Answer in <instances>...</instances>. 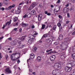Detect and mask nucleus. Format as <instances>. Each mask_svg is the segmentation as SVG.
Wrapping results in <instances>:
<instances>
[{
  "label": "nucleus",
  "mask_w": 75,
  "mask_h": 75,
  "mask_svg": "<svg viewBox=\"0 0 75 75\" xmlns=\"http://www.w3.org/2000/svg\"><path fill=\"white\" fill-rule=\"evenodd\" d=\"M71 39L69 38H64L63 40L64 42L63 44H65V45L62 46L63 45H64V44H63L62 45L60 44L59 45V48L61 49V50H65V49H67V45L68 44V43L67 42V41H70Z\"/></svg>",
  "instance_id": "f257e3e1"
},
{
  "label": "nucleus",
  "mask_w": 75,
  "mask_h": 75,
  "mask_svg": "<svg viewBox=\"0 0 75 75\" xmlns=\"http://www.w3.org/2000/svg\"><path fill=\"white\" fill-rule=\"evenodd\" d=\"M29 36V38L30 39L28 40V43H29V44H31L33 42V41H36L35 37H34L32 35H30Z\"/></svg>",
  "instance_id": "f03ea898"
},
{
  "label": "nucleus",
  "mask_w": 75,
  "mask_h": 75,
  "mask_svg": "<svg viewBox=\"0 0 75 75\" xmlns=\"http://www.w3.org/2000/svg\"><path fill=\"white\" fill-rule=\"evenodd\" d=\"M67 65L70 68L72 67H74L75 65V61L73 60L69 61L67 64Z\"/></svg>",
  "instance_id": "7ed1b4c3"
},
{
  "label": "nucleus",
  "mask_w": 75,
  "mask_h": 75,
  "mask_svg": "<svg viewBox=\"0 0 75 75\" xmlns=\"http://www.w3.org/2000/svg\"><path fill=\"white\" fill-rule=\"evenodd\" d=\"M54 67V68H56V69H61V64L59 63H55Z\"/></svg>",
  "instance_id": "20e7f679"
},
{
  "label": "nucleus",
  "mask_w": 75,
  "mask_h": 75,
  "mask_svg": "<svg viewBox=\"0 0 75 75\" xmlns=\"http://www.w3.org/2000/svg\"><path fill=\"white\" fill-rule=\"evenodd\" d=\"M35 57V55L33 53H32L31 54L30 57V58L29 59H28L27 60L28 63V61L29 62H31L33 61V59Z\"/></svg>",
  "instance_id": "39448f33"
},
{
  "label": "nucleus",
  "mask_w": 75,
  "mask_h": 75,
  "mask_svg": "<svg viewBox=\"0 0 75 75\" xmlns=\"http://www.w3.org/2000/svg\"><path fill=\"white\" fill-rule=\"evenodd\" d=\"M17 55V56H18L17 57V59H18L19 58H20V53H15L13 54H12L11 55V58L13 59V57H15V55Z\"/></svg>",
  "instance_id": "423d86ee"
},
{
  "label": "nucleus",
  "mask_w": 75,
  "mask_h": 75,
  "mask_svg": "<svg viewBox=\"0 0 75 75\" xmlns=\"http://www.w3.org/2000/svg\"><path fill=\"white\" fill-rule=\"evenodd\" d=\"M5 71L6 72L8 73V74L7 73V74H11L12 73V71H11V70H10V68L9 67H7L6 68Z\"/></svg>",
  "instance_id": "0eeeda50"
},
{
  "label": "nucleus",
  "mask_w": 75,
  "mask_h": 75,
  "mask_svg": "<svg viewBox=\"0 0 75 75\" xmlns=\"http://www.w3.org/2000/svg\"><path fill=\"white\" fill-rule=\"evenodd\" d=\"M63 11L64 13H67L69 11V9L68 8L65 7L63 9Z\"/></svg>",
  "instance_id": "6e6552de"
},
{
  "label": "nucleus",
  "mask_w": 75,
  "mask_h": 75,
  "mask_svg": "<svg viewBox=\"0 0 75 75\" xmlns=\"http://www.w3.org/2000/svg\"><path fill=\"white\" fill-rule=\"evenodd\" d=\"M69 68H70L69 67H65V70L66 72H70V71H71V69Z\"/></svg>",
  "instance_id": "1a4fd4ad"
},
{
  "label": "nucleus",
  "mask_w": 75,
  "mask_h": 75,
  "mask_svg": "<svg viewBox=\"0 0 75 75\" xmlns=\"http://www.w3.org/2000/svg\"><path fill=\"white\" fill-rule=\"evenodd\" d=\"M50 59L51 61H54L55 59V56L52 55L50 57Z\"/></svg>",
  "instance_id": "9d476101"
},
{
  "label": "nucleus",
  "mask_w": 75,
  "mask_h": 75,
  "mask_svg": "<svg viewBox=\"0 0 75 75\" xmlns=\"http://www.w3.org/2000/svg\"><path fill=\"white\" fill-rule=\"evenodd\" d=\"M42 14H40L39 15L38 18V21H41V19H42Z\"/></svg>",
  "instance_id": "9b49d317"
},
{
  "label": "nucleus",
  "mask_w": 75,
  "mask_h": 75,
  "mask_svg": "<svg viewBox=\"0 0 75 75\" xmlns=\"http://www.w3.org/2000/svg\"><path fill=\"white\" fill-rule=\"evenodd\" d=\"M25 37H26L25 36H23L22 37L21 39V41H20V42H21V41H22L24 40H25Z\"/></svg>",
  "instance_id": "f8f14e48"
},
{
  "label": "nucleus",
  "mask_w": 75,
  "mask_h": 75,
  "mask_svg": "<svg viewBox=\"0 0 75 75\" xmlns=\"http://www.w3.org/2000/svg\"><path fill=\"white\" fill-rule=\"evenodd\" d=\"M37 61L38 62H40L41 61V57L40 56L38 57L37 58Z\"/></svg>",
  "instance_id": "ddd939ff"
},
{
  "label": "nucleus",
  "mask_w": 75,
  "mask_h": 75,
  "mask_svg": "<svg viewBox=\"0 0 75 75\" xmlns=\"http://www.w3.org/2000/svg\"><path fill=\"white\" fill-rule=\"evenodd\" d=\"M27 15V17L28 18H30V17H31V13H28L26 14Z\"/></svg>",
  "instance_id": "4468645a"
},
{
  "label": "nucleus",
  "mask_w": 75,
  "mask_h": 75,
  "mask_svg": "<svg viewBox=\"0 0 75 75\" xmlns=\"http://www.w3.org/2000/svg\"><path fill=\"white\" fill-rule=\"evenodd\" d=\"M20 11H21V10H16V13L17 14H18L20 13Z\"/></svg>",
  "instance_id": "2eb2a0df"
},
{
  "label": "nucleus",
  "mask_w": 75,
  "mask_h": 75,
  "mask_svg": "<svg viewBox=\"0 0 75 75\" xmlns=\"http://www.w3.org/2000/svg\"><path fill=\"white\" fill-rule=\"evenodd\" d=\"M46 41H47V42H51V41H52V39L51 38L48 39L46 40Z\"/></svg>",
  "instance_id": "dca6fc26"
},
{
  "label": "nucleus",
  "mask_w": 75,
  "mask_h": 75,
  "mask_svg": "<svg viewBox=\"0 0 75 75\" xmlns=\"http://www.w3.org/2000/svg\"><path fill=\"white\" fill-rule=\"evenodd\" d=\"M11 44L12 45H15V44H16V41H11Z\"/></svg>",
  "instance_id": "f3484780"
},
{
  "label": "nucleus",
  "mask_w": 75,
  "mask_h": 75,
  "mask_svg": "<svg viewBox=\"0 0 75 75\" xmlns=\"http://www.w3.org/2000/svg\"><path fill=\"white\" fill-rule=\"evenodd\" d=\"M31 15H35V10H33L31 11Z\"/></svg>",
  "instance_id": "a211bd4d"
},
{
  "label": "nucleus",
  "mask_w": 75,
  "mask_h": 75,
  "mask_svg": "<svg viewBox=\"0 0 75 75\" xmlns=\"http://www.w3.org/2000/svg\"><path fill=\"white\" fill-rule=\"evenodd\" d=\"M22 27H27V26H28V24L23 23L22 24Z\"/></svg>",
  "instance_id": "6ab92c4d"
},
{
  "label": "nucleus",
  "mask_w": 75,
  "mask_h": 75,
  "mask_svg": "<svg viewBox=\"0 0 75 75\" xmlns=\"http://www.w3.org/2000/svg\"><path fill=\"white\" fill-rule=\"evenodd\" d=\"M13 20L14 22H16V21H17V20H18V18L16 17H15L13 18Z\"/></svg>",
  "instance_id": "aec40b11"
},
{
  "label": "nucleus",
  "mask_w": 75,
  "mask_h": 75,
  "mask_svg": "<svg viewBox=\"0 0 75 75\" xmlns=\"http://www.w3.org/2000/svg\"><path fill=\"white\" fill-rule=\"evenodd\" d=\"M63 38V36H62V35H60L59 36V40H62V38Z\"/></svg>",
  "instance_id": "412c9836"
},
{
  "label": "nucleus",
  "mask_w": 75,
  "mask_h": 75,
  "mask_svg": "<svg viewBox=\"0 0 75 75\" xmlns=\"http://www.w3.org/2000/svg\"><path fill=\"white\" fill-rule=\"evenodd\" d=\"M50 37V35H47V34H45L43 35L42 37H43L45 38V37Z\"/></svg>",
  "instance_id": "4be33fe9"
},
{
  "label": "nucleus",
  "mask_w": 75,
  "mask_h": 75,
  "mask_svg": "<svg viewBox=\"0 0 75 75\" xmlns=\"http://www.w3.org/2000/svg\"><path fill=\"white\" fill-rule=\"evenodd\" d=\"M52 74L54 75H57L56 74V71L55 70H54L52 72Z\"/></svg>",
  "instance_id": "5701e85b"
},
{
  "label": "nucleus",
  "mask_w": 75,
  "mask_h": 75,
  "mask_svg": "<svg viewBox=\"0 0 75 75\" xmlns=\"http://www.w3.org/2000/svg\"><path fill=\"white\" fill-rule=\"evenodd\" d=\"M36 5V3L35 2H33V3L31 6H32L33 7H34Z\"/></svg>",
  "instance_id": "b1692460"
},
{
  "label": "nucleus",
  "mask_w": 75,
  "mask_h": 75,
  "mask_svg": "<svg viewBox=\"0 0 75 75\" xmlns=\"http://www.w3.org/2000/svg\"><path fill=\"white\" fill-rule=\"evenodd\" d=\"M10 23H11V22L10 21H8L6 23L5 25H6V26L7 25H9L10 24Z\"/></svg>",
  "instance_id": "393cba45"
},
{
  "label": "nucleus",
  "mask_w": 75,
  "mask_h": 75,
  "mask_svg": "<svg viewBox=\"0 0 75 75\" xmlns=\"http://www.w3.org/2000/svg\"><path fill=\"white\" fill-rule=\"evenodd\" d=\"M33 7L31 5L29 8L28 10H32V9L33 8Z\"/></svg>",
  "instance_id": "a878e982"
},
{
  "label": "nucleus",
  "mask_w": 75,
  "mask_h": 75,
  "mask_svg": "<svg viewBox=\"0 0 75 75\" xmlns=\"http://www.w3.org/2000/svg\"><path fill=\"white\" fill-rule=\"evenodd\" d=\"M8 50L9 51L10 50H11V49H13V48L11 47V46H8Z\"/></svg>",
  "instance_id": "bb28decb"
},
{
  "label": "nucleus",
  "mask_w": 75,
  "mask_h": 75,
  "mask_svg": "<svg viewBox=\"0 0 75 75\" xmlns=\"http://www.w3.org/2000/svg\"><path fill=\"white\" fill-rule=\"evenodd\" d=\"M36 50H37V47H34L33 50L34 52H35L36 51Z\"/></svg>",
  "instance_id": "cd10ccee"
},
{
  "label": "nucleus",
  "mask_w": 75,
  "mask_h": 75,
  "mask_svg": "<svg viewBox=\"0 0 75 75\" xmlns=\"http://www.w3.org/2000/svg\"><path fill=\"white\" fill-rule=\"evenodd\" d=\"M72 57L75 60V54H72Z\"/></svg>",
  "instance_id": "c85d7f7f"
},
{
  "label": "nucleus",
  "mask_w": 75,
  "mask_h": 75,
  "mask_svg": "<svg viewBox=\"0 0 75 75\" xmlns=\"http://www.w3.org/2000/svg\"><path fill=\"white\" fill-rule=\"evenodd\" d=\"M24 47V45H21L19 46V48H23V47Z\"/></svg>",
  "instance_id": "c756f323"
},
{
  "label": "nucleus",
  "mask_w": 75,
  "mask_h": 75,
  "mask_svg": "<svg viewBox=\"0 0 75 75\" xmlns=\"http://www.w3.org/2000/svg\"><path fill=\"white\" fill-rule=\"evenodd\" d=\"M52 33L53 32H52V30H51L48 32V33L50 35H52Z\"/></svg>",
  "instance_id": "7c9ffc66"
},
{
  "label": "nucleus",
  "mask_w": 75,
  "mask_h": 75,
  "mask_svg": "<svg viewBox=\"0 0 75 75\" xmlns=\"http://www.w3.org/2000/svg\"><path fill=\"white\" fill-rule=\"evenodd\" d=\"M45 27V25H42L41 28L42 29H44Z\"/></svg>",
  "instance_id": "2f4dec72"
},
{
  "label": "nucleus",
  "mask_w": 75,
  "mask_h": 75,
  "mask_svg": "<svg viewBox=\"0 0 75 75\" xmlns=\"http://www.w3.org/2000/svg\"><path fill=\"white\" fill-rule=\"evenodd\" d=\"M57 28V25H54L53 27V30H55V29Z\"/></svg>",
  "instance_id": "473e14b6"
},
{
  "label": "nucleus",
  "mask_w": 75,
  "mask_h": 75,
  "mask_svg": "<svg viewBox=\"0 0 75 75\" xmlns=\"http://www.w3.org/2000/svg\"><path fill=\"white\" fill-rule=\"evenodd\" d=\"M17 8H18V10H21V6H18Z\"/></svg>",
  "instance_id": "72a5a7b5"
},
{
  "label": "nucleus",
  "mask_w": 75,
  "mask_h": 75,
  "mask_svg": "<svg viewBox=\"0 0 75 75\" xmlns=\"http://www.w3.org/2000/svg\"><path fill=\"white\" fill-rule=\"evenodd\" d=\"M54 44L55 45H58V43L57 42H55L54 43Z\"/></svg>",
  "instance_id": "f704fd0d"
},
{
  "label": "nucleus",
  "mask_w": 75,
  "mask_h": 75,
  "mask_svg": "<svg viewBox=\"0 0 75 75\" xmlns=\"http://www.w3.org/2000/svg\"><path fill=\"white\" fill-rule=\"evenodd\" d=\"M12 8V7L11 6H9L8 7V9H9V10H10L11 9V8Z\"/></svg>",
  "instance_id": "c9c22d12"
},
{
  "label": "nucleus",
  "mask_w": 75,
  "mask_h": 75,
  "mask_svg": "<svg viewBox=\"0 0 75 75\" xmlns=\"http://www.w3.org/2000/svg\"><path fill=\"white\" fill-rule=\"evenodd\" d=\"M33 33H35V34H34V35H37V34H38V33H37L36 31H34L33 32Z\"/></svg>",
  "instance_id": "e433bc0d"
},
{
  "label": "nucleus",
  "mask_w": 75,
  "mask_h": 75,
  "mask_svg": "<svg viewBox=\"0 0 75 75\" xmlns=\"http://www.w3.org/2000/svg\"><path fill=\"white\" fill-rule=\"evenodd\" d=\"M59 18L61 19L62 18V16H61V15H59L58 16Z\"/></svg>",
  "instance_id": "4c0bfd02"
},
{
  "label": "nucleus",
  "mask_w": 75,
  "mask_h": 75,
  "mask_svg": "<svg viewBox=\"0 0 75 75\" xmlns=\"http://www.w3.org/2000/svg\"><path fill=\"white\" fill-rule=\"evenodd\" d=\"M67 16L68 18H69V17H70V15H69V13H67Z\"/></svg>",
  "instance_id": "58836bf2"
},
{
  "label": "nucleus",
  "mask_w": 75,
  "mask_h": 75,
  "mask_svg": "<svg viewBox=\"0 0 75 75\" xmlns=\"http://www.w3.org/2000/svg\"><path fill=\"white\" fill-rule=\"evenodd\" d=\"M72 73L74 75H75V69L73 70Z\"/></svg>",
  "instance_id": "ea45409f"
},
{
  "label": "nucleus",
  "mask_w": 75,
  "mask_h": 75,
  "mask_svg": "<svg viewBox=\"0 0 75 75\" xmlns=\"http://www.w3.org/2000/svg\"><path fill=\"white\" fill-rule=\"evenodd\" d=\"M17 65H16L14 67V68L15 69H17Z\"/></svg>",
  "instance_id": "a19ab883"
},
{
  "label": "nucleus",
  "mask_w": 75,
  "mask_h": 75,
  "mask_svg": "<svg viewBox=\"0 0 75 75\" xmlns=\"http://www.w3.org/2000/svg\"><path fill=\"white\" fill-rule=\"evenodd\" d=\"M57 25H58V27H59L61 26V23H59L57 24Z\"/></svg>",
  "instance_id": "79ce46f5"
},
{
  "label": "nucleus",
  "mask_w": 75,
  "mask_h": 75,
  "mask_svg": "<svg viewBox=\"0 0 75 75\" xmlns=\"http://www.w3.org/2000/svg\"><path fill=\"white\" fill-rule=\"evenodd\" d=\"M5 10H7V11L9 10V9H8V7L5 8Z\"/></svg>",
  "instance_id": "37998d69"
},
{
  "label": "nucleus",
  "mask_w": 75,
  "mask_h": 75,
  "mask_svg": "<svg viewBox=\"0 0 75 75\" xmlns=\"http://www.w3.org/2000/svg\"><path fill=\"white\" fill-rule=\"evenodd\" d=\"M6 25H4L3 27H2V28H3V29L4 28H5V27H6Z\"/></svg>",
  "instance_id": "c03bdc74"
},
{
  "label": "nucleus",
  "mask_w": 75,
  "mask_h": 75,
  "mask_svg": "<svg viewBox=\"0 0 75 75\" xmlns=\"http://www.w3.org/2000/svg\"><path fill=\"white\" fill-rule=\"evenodd\" d=\"M19 31L20 33H21V31H22V29L21 28H20L19 29Z\"/></svg>",
  "instance_id": "a18cd8bd"
},
{
  "label": "nucleus",
  "mask_w": 75,
  "mask_h": 75,
  "mask_svg": "<svg viewBox=\"0 0 75 75\" xmlns=\"http://www.w3.org/2000/svg\"><path fill=\"white\" fill-rule=\"evenodd\" d=\"M17 62L18 63V64H19L20 62V59H18L17 61Z\"/></svg>",
  "instance_id": "49530a36"
},
{
  "label": "nucleus",
  "mask_w": 75,
  "mask_h": 75,
  "mask_svg": "<svg viewBox=\"0 0 75 75\" xmlns=\"http://www.w3.org/2000/svg\"><path fill=\"white\" fill-rule=\"evenodd\" d=\"M56 48L57 49H59V46H57L56 47Z\"/></svg>",
  "instance_id": "de8ad7c7"
},
{
  "label": "nucleus",
  "mask_w": 75,
  "mask_h": 75,
  "mask_svg": "<svg viewBox=\"0 0 75 75\" xmlns=\"http://www.w3.org/2000/svg\"><path fill=\"white\" fill-rule=\"evenodd\" d=\"M12 7H14L15 6H16V5L13 4L12 6H11Z\"/></svg>",
  "instance_id": "09e8293b"
},
{
  "label": "nucleus",
  "mask_w": 75,
  "mask_h": 75,
  "mask_svg": "<svg viewBox=\"0 0 75 75\" xmlns=\"http://www.w3.org/2000/svg\"><path fill=\"white\" fill-rule=\"evenodd\" d=\"M29 72H33V70L31 69H29Z\"/></svg>",
  "instance_id": "8fccbe9b"
},
{
  "label": "nucleus",
  "mask_w": 75,
  "mask_h": 75,
  "mask_svg": "<svg viewBox=\"0 0 75 75\" xmlns=\"http://www.w3.org/2000/svg\"><path fill=\"white\" fill-rule=\"evenodd\" d=\"M27 17V14H25L24 16H23V18H25Z\"/></svg>",
  "instance_id": "3c124183"
},
{
  "label": "nucleus",
  "mask_w": 75,
  "mask_h": 75,
  "mask_svg": "<svg viewBox=\"0 0 75 75\" xmlns=\"http://www.w3.org/2000/svg\"><path fill=\"white\" fill-rule=\"evenodd\" d=\"M36 74V73H35V72H32V74H33V75H35V74Z\"/></svg>",
  "instance_id": "603ef678"
},
{
  "label": "nucleus",
  "mask_w": 75,
  "mask_h": 75,
  "mask_svg": "<svg viewBox=\"0 0 75 75\" xmlns=\"http://www.w3.org/2000/svg\"><path fill=\"white\" fill-rule=\"evenodd\" d=\"M1 10L2 11H4V8H1Z\"/></svg>",
  "instance_id": "864d4df0"
},
{
  "label": "nucleus",
  "mask_w": 75,
  "mask_h": 75,
  "mask_svg": "<svg viewBox=\"0 0 75 75\" xmlns=\"http://www.w3.org/2000/svg\"><path fill=\"white\" fill-rule=\"evenodd\" d=\"M4 4H5V5H7V4H8V3L7 2H4Z\"/></svg>",
  "instance_id": "5fc2aeb1"
},
{
  "label": "nucleus",
  "mask_w": 75,
  "mask_h": 75,
  "mask_svg": "<svg viewBox=\"0 0 75 75\" xmlns=\"http://www.w3.org/2000/svg\"><path fill=\"white\" fill-rule=\"evenodd\" d=\"M6 59H7V58H8V55H6Z\"/></svg>",
  "instance_id": "6e6d98bb"
},
{
  "label": "nucleus",
  "mask_w": 75,
  "mask_h": 75,
  "mask_svg": "<svg viewBox=\"0 0 75 75\" xmlns=\"http://www.w3.org/2000/svg\"><path fill=\"white\" fill-rule=\"evenodd\" d=\"M4 38V37L3 36L0 37V40H2V39H3V38Z\"/></svg>",
  "instance_id": "4d7b16f0"
},
{
  "label": "nucleus",
  "mask_w": 75,
  "mask_h": 75,
  "mask_svg": "<svg viewBox=\"0 0 75 75\" xmlns=\"http://www.w3.org/2000/svg\"><path fill=\"white\" fill-rule=\"evenodd\" d=\"M60 1H60V0H58L57 1V3H59Z\"/></svg>",
  "instance_id": "13d9d810"
},
{
  "label": "nucleus",
  "mask_w": 75,
  "mask_h": 75,
  "mask_svg": "<svg viewBox=\"0 0 75 75\" xmlns=\"http://www.w3.org/2000/svg\"><path fill=\"white\" fill-rule=\"evenodd\" d=\"M35 28V26L34 25L32 26V28Z\"/></svg>",
  "instance_id": "bf43d9fd"
},
{
  "label": "nucleus",
  "mask_w": 75,
  "mask_h": 75,
  "mask_svg": "<svg viewBox=\"0 0 75 75\" xmlns=\"http://www.w3.org/2000/svg\"><path fill=\"white\" fill-rule=\"evenodd\" d=\"M59 11H57V12H58V11H59V10H60V8H61V6H59Z\"/></svg>",
  "instance_id": "052dcab7"
},
{
  "label": "nucleus",
  "mask_w": 75,
  "mask_h": 75,
  "mask_svg": "<svg viewBox=\"0 0 75 75\" xmlns=\"http://www.w3.org/2000/svg\"><path fill=\"white\" fill-rule=\"evenodd\" d=\"M59 30H62V27L61 26H59Z\"/></svg>",
  "instance_id": "680f3d73"
},
{
  "label": "nucleus",
  "mask_w": 75,
  "mask_h": 75,
  "mask_svg": "<svg viewBox=\"0 0 75 75\" xmlns=\"http://www.w3.org/2000/svg\"><path fill=\"white\" fill-rule=\"evenodd\" d=\"M66 7H68L69 6V4H67L65 6Z\"/></svg>",
  "instance_id": "e2e57ef3"
},
{
  "label": "nucleus",
  "mask_w": 75,
  "mask_h": 75,
  "mask_svg": "<svg viewBox=\"0 0 75 75\" xmlns=\"http://www.w3.org/2000/svg\"><path fill=\"white\" fill-rule=\"evenodd\" d=\"M45 13L46 14H48V12H47V11H45Z\"/></svg>",
  "instance_id": "0e129e2a"
},
{
  "label": "nucleus",
  "mask_w": 75,
  "mask_h": 75,
  "mask_svg": "<svg viewBox=\"0 0 75 75\" xmlns=\"http://www.w3.org/2000/svg\"><path fill=\"white\" fill-rule=\"evenodd\" d=\"M69 21H68L66 22V24H68L69 23Z\"/></svg>",
  "instance_id": "69168bd1"
},
{
  "label": "nucleus",
  "mask_w": 75,
  "mask_h": 75,
  "mask_svg": "<svg viewBox=\"0 0 75 75\" xmlns=\"http://www.w3.org/2000/svg\"><path fill=\"white\" fill-rule=\"evenodd\" d=\"M56 52L55 51H52V53H56Z\"/></svg>",
  "instance_id": "338daca9"
},
{
  "label": "nucleus",
  "mask_w": 75,
  "mask_h": 75,
  "mask_svg": "<svg viewBox=\"0 0 75 75\" xmlns=\"http://www.w3.org/2000/svg\"><path fill=\"white\" fill-rule=\"evenodd\" d=\"M47 16H51V14H50V13H48L47 14Z\"/></svg>",
  "instance_id": "774afa93"
}]
</instances>
